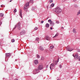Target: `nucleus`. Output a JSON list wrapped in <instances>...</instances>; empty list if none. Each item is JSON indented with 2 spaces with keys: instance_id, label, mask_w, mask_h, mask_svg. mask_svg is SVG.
I'll use <instances>...</instances> for the list:
<instances>
[{
  "instance_id": "f257e3e1",
  "label": "nucleus",
  "mask_w": 80,
  "mask_h": 80,
  "mask_svg": "<svg viewBox=\"0 0 80 80\" xmlns=\"http://www.w3.org/2000/svg\"><path fill=\"white\" fill-rule=\"evenodd\" d=\"M29 7V2H27L24 6V8H23L26 12H27V9Z\"/></svg>"
},
{
  "instance_id": "f03ea898",
  "label": "nucleus",
  "mask_w": 80,
  "mask_h": 80,
  "mask_svg": "<svg viewBox=\"0 0 80 80\" xmlns=\"http://www.w3.org/2000/svg\"><path fill=\"white\" fill-rule=\"evenodd\" d=\"M40 72V70L38 69V68H35L33 70V74L35 75V74H37V73H38Z\"/></svg>"
},
{
  "instance_id": "7ed1b4c3",
  "label": "nucleus",
  "mask_w": 80,
  "mask_h": 80,
  "mask_svg": "<svg viewBox=\"0 0 80 80\" xmlns=\"http://www.w3.org/2000/svg\"><path fill=\"white\" fill-rule=\"evenodd\" d=\"M61 11H62V9H61L60 8L58 7L56 8L55 12L57 13H60V12H61Z\"/></svg>"
},
{
  "instance_id": "20e7f679",
  "label": "nucleus",
  "mask_w": 80,
  "mask_h": 80,
  "mask_svg": "<svg viewBox=\"0 0 80 80\" xmlns=\"http://www.w3.org/2000/svg\"><path fill=\"white\" fill-rule=\"evenodd\" d=\"M48 22H50V26H52V27L54 26L55 23H54V22H53L52 21V20L51 19H49L48 20Z\"/></svg>"
},
{
  "instance_id": "39448f33",
  "label": "nucleus",
  "mask_w": 80,
  "mask_h": 80,
  "mask_svg": "<svg viewBox=\"0 0 80 80\" xmlns=\"http://www.w3.org/2000/svg\"><path fill=\"white\" fill-rule=\"evenodd\" d=\"M16 26L17 27L18 30H20V22H18Z\"/></svg>"
},
{
  "instance_id": "423d86ee",
  "label": "nucleus",
  "mask_w": 80,
  "mask_h": 80,
  "mask_svg": "<svg viewBox=\"0 0 80 80\" xmlns=\"http://www.w3.org/2000/svg\"><path fill=\"white\" fill-rule=\"evenodd\" d=\"M43 65H42V64H40L38 67V69L39 70H42V69H43Z\"/></svg>"
},
{
  "instance_id": "0eeeda50",
  "label": "nucleus",
  "mask_w": 80,
  "mask_h": 80,
  "mask_svg": "<svg viewBox=\"0 0 80 80\" xmlns=\"http://www.w3.org/2000/svg\"><path fill=\"white\" fill-rule=\"evenodd\" d=\"M54 67H55V65H54V64H53V63L51 64L50 65V69L52 70V69H53V68Z\"/></svg>"
},
{
  "instance_id": "6e6552de",
  "label": "nucleus",
  "mask_w": 80,
  "mask_h": 80,
  "mask_svg": "<svg viewBox=\"0 0 80 80\" xmlns=\"http://www.w3.org/2000/svg\"><path fill=\"white\" fill-rule=\"evenodd\" d=\"M38 48L39 50H41V51H43L44 50V48L42 46H40Z\"/></svg>"
},
{
  "instance_id": "1a4fd4ad",
  "label": "nucleus",
  "mask_w": 80,
  "mask_h": 80,
  "mask_svg": "<svg viewBox=\"0 0 80 80\" xmlns=\"http://www.w3.org/2000/svg\"><path fill=\"white\" fill-rule=\"evenodd\" d=\"M59 61V58H58V60L57 61L53 62V63H54V64H55V65H57V63H58V62Z\"/></svg>"
},
{
  "instance_id": "9d476101",
  "label": "nucleus",
  "mask_w": 80,
  "mask_h": 80,
  "mask_svg": "<svg viewBox=\"0 0 80 80\" xmlns=\"http://www.w3.org/2000/svg\"><path fill=\"white\" fill-rule=\"evenodd\" d=\"M11 56V53H7L6 54V57H10Z\"/></svg>"
},
{
  "instance_id": "9b49d317",
  "label": "nucleus",
  "mask_w": 80,
  "mask_h": 80,
  "mask_svg": "<svg viewBox=\"0 0 80 80\" xmlns=\"http://www.w3.org/2000/svg\"><path fill=\"white\" fill-rule=\"evenodd\" d=\"M25 33V31H22L20 33L21 35H24Z\"/></svg>"
},
{
  "instance_id": "f8f14e48",
  "label": "nucleus",
  "mask_w": 80,
  "mask_h": 80,
  "mask_svg": "<svg viewBox=\"0 0 80 80\" xmlns=\"http://www.w3.org/2000/svg\"><path fill=\"white\" fill-rule=\"evenodd\" d=\"M45 38L47 40L49 41L50 40V38L48 36H46L45 37Z\"/></svg>"
},
{
  "instance_id": "ddd939ff",
  "label": "nucleus",
  "mask_w": 80,
  "mask_h": 80,
  "mask_svg": "<svg viewBox=\"0 0 80 80\" xmlns=\"http://www.w3.org/2000/svg\"><path fill=\"white\" fill-rule=\"evenodd\" d=\"M38 60H35L34 61V65H35H35H37V64H38Z\"/></svg>"
},
{
  "instance_id": "4468645a",
  "label": "nucleus",
  "mask_w": 80,
  "mask_h": 80,
  "mask_svg": "<svg viewBox=\"0 0 80 80\" xmlns=\"http://www.w3.org/2000/svg\"><path fill=\"white\" fill-rule=\"evenodd\" d=\"M75 58H76V59H78V55L77 54L75 55Z\"/></svg>"
},
{
  "instance_id": "2eb2a0df",
  "label": "nucleus",
  "mask_w": 80,
  "mask_h": 80,
  "mask_svg": "<svg viewBox=\"0 0 80 80\" xmlns=\"http://www.w3.org/2000/svg\"><path fill=\"white\" fill-rule=\"evenodd\" d=\"M19 15L21 18L22 17V10L21 9H20V13L19 14Z\"/></svg>"
},
{
  "instance_id": "dca6fc26",
  "label": "nucleus",
  "mask_w": 80,
  "mask_h": 80,
  "mask_svg": "<svg viewBox=\"0 0 80 80\" xmlns=\"http://www.w3.org/2000/svg\"><path fill=\"white\" fill-rule=\"evenodd\" d=\"M28 3H29H29H33V0H30L29 2H28Z\"/></svg>"
},
{
  "instance_id": "f3484780",
  "label": "nucleus",
  "mask_w": 80,
  "mask_h": 80,
  "mask_svg": "<svg viewBox=\"0 0 80 80\" xmlns=\"http://www.w3.org/2000/svg\"><path fill=\"white\" fill-rule=\"evenodd\" d=\"M46 27H47V28H48V27H49V24H48V23L46 24Z\"/></svg>"
},
{
  "instance_id": "a211bd4d",
  "label": "nucleus",
  "mask_w": 80,
  "mask_h": 80,
  "mask_svg": "<svg viewBox=\"0 0 80 80\" xmlns=\"http://www.w3.org/2000/svg\"><path fill=\"white\" fill-rule=\"evenodd\" d=\"M73 33H77V32L75 30V28H73Z\"/></svg>"
},
{
  "instance_id": "6ab92c4d",
  "label": "nucleus",
  "mask_w": 80,
  "mask_h": 80,
  "mask_svg": "<svg viewBox=\"0 0 80 80\" xmlns=\"http://www.w3.org/2000/svg\"><path fill=\"white\" fill-rule=\"evenodd\" d=\"M4 14L3 13H1L0 14V17H3Z\"/></svg>"
},
{
  "instance_id": "aec40b11",
  "label": "nucleus",
  "mask_w": 80,
  "mask_h": 80,
  "mask_svg": "<svg viewBox=\"0 0 80 80\" xmlns=\"http://www.w3.org/2000/svg\"><path fill=\"white\" fill-rule=\"evenodd\" d=\"M38 28L37 27H35L34 28V31H35V30H38Z\"/></svg>"
},
{
  "instance_id": "412c9836",
  "label": "nucleus",
  "mask_w": 80,
  "mask_h": 80,
  "mask_svg": "<svg viewBox=\"0 0 80 80\" xmlns=\"http://www.w3.org/2000/svg\"><path fill=\"white\" fill-rule=\"evenodd\" d=\"M59 35L58 33H57L53 37H57Z\"/></svg>"
},
{
  "instance_id": "4be33fe9",
  "label": "nucleus",
  "mask_w": 80,
  "mask_h": 80,
  "mask_svg": "<svg viewBox=\"0 0 80 80\" xmlns=\"http://www.w3.org/2000/svg\"><path fill=\"white\" fill-rule=\"evenodd\" d=\"M39 40V38H37L36 39V41H38Z\"/></svg>"
},
{
  "instance_id": "5701e85b",
  "label": "nucleus",
  "mask_w": 80,
  "mask_h": 80,
  "mask_svg": "<svg viewBox=\"0 0 80 80\" xmlns=\"http://www.w3.org/2000/svg\"><path fill=\"white\" fill-rule=\"evenodd\" d=\"M50 48L51 49H52V48H54V46H51L50 47Z\"/></svg>"
},
{
  "instance_id": "b1692460",
  "label": "nucleus",
  "mask_w": 80,
  "mask_h": 80,
  "mask_svg": "<svg viewBox=\"0 0 80 80\" xmlns=\"http://www.w3.org/2000/svg\"><path fill=\"white\" fill-rule=\"evenodd\" d=\"M11 42H12V43H13V42H15V39H12L11 40Z\"/></svg>"
},
{
  "instance_id": "393cba45",
  "label": "nucleus",
  "mask_w": 80,
  "mask_h": 80,
  "mask_svg": "<svg viewBox=\"0 0 80 80\" xmlns=\"http://www.w3.org/2000/svg\"><path fill=\"white\" fill-rule=\"evenodd\" d=\"M79 14H80V10H79V11L78 12L77 15H78Z\"/></svg>"
},
{
  "instance_id": "a878e982",
  "label": "nucleus",
  "mask_w": 80,
  "mask_h": 80,
  "mask_svg": "<svg viewBox=\"0 0 80 80\" xmlns=\"http://www.w3.org/2000/svg\"><path fill=\"white\" fill-rule=\"evenodd\" d=\"M54 5H55V4L53 3H52L51 4V7H54Z\"/></svg>"
},
{
  "instance_id": "bb28decb",
  "label": "nucleus",
  "mask_w": 80,
  "mask_h": 80,
  "mask_svg": "<svg viewBox=\"0 0 80 80\" xmlns=\"http://www.w3.org/2000/svg\"><path fill=\"white\" fill-rule=\"evenodd\" d=\"M15 12H17V9H15L14 10V12L15 13Z\"/></svg>"
},
{
  "instance_id": "cd10ccee",
  "label": "nucleus",
  "mask_w": 80,
  "mask_h": 80,
  "mask_svg": "<svg viewBox=\"0 0 80 80\" xmlns=\"http://www.w3.org/2000/svg\"><path fill=\"white\" fill-rule=\"evenodd\" d=\"M37 57L38 58H40V56L38 54H37Z\"/></svg>"
},
{
  "instance_id": "c85d7f7f",
  "label": "nucleus",
  "mask_w": 80,
  "mask_h": 80,
  "mask_svg": "<svg viewBox=\"0 0 80 80\" xmlns=\"http://www.w3.org/2000/svg\"><path fill=\"white\" fill-rule=\"evenodd\" d=\"M50 3H52V2H53V0H50L49 1Z\"/></svg>"
},
{
  "instance_id": "c756f323",
  "label": "nucleus",
  "mask_w": 80,
  "mask_h": 80,
  "mask_svg": "<svg viewBox=\"0 0 80 80\" xmlns=\"http://www.w3.org/2000/svg\"><path fill=\"white\" fill-rule=\"evenodd\" d=\"M56 23H58H58H60V22H59L58 21H56Z\"/></svg>"
},
{
  "instance_id": "7c9ffc66",
  "label": "nucleus",
  "mask_w": 80,
  "mask_h": 80,
  "mask_svg": "<svg viewBox=\"0 0 80 80\" xmlns=\"http://www.w3.org/2000/svg\"><path fill=\"white\" fill-rule=\"evenodd\" d=\"M49 50L51 52H52V50H53L52 49L50 48V49H49Z\"/></svg>"
},
{
  "instance_id": "2f4dec72",
  "label": "nucleus",
  "mask_w": 80,
  "mask_h": 80,
  "mask_svg": "<svg viewBox=\"0 0 80 80\" xmlns=\"http://www.w3.org/2000/svg\"><path fill=\"white\" fill-rule=\"evenodd\" d=\"M16 27H16V26H15V27L14 28H13V30H15V29L16 28Z\"/></svg>"
},
{
  "instance_id": "473e14b6",
  "label": "nucleus",
  "mask_w": 80,
  "mask_h": 80,
  "mask_svg": "<svg viewBox=\"0 0 80 80\" xmlns=\"http://www.w3.org/2000/svg\"><path fill=\"white\" fill-rule=\"evenodd\" d=\"M75 7H76V8H77V7H78V6L77 5H75Z\"/></svg>"
},
{
  "instance_id": "72a5a7b5",
  "label": "nucleus",
  "mask_w": 80,
  "mask_h": 80,
  "mask_svg": "<svg viewBox=\"0 0 80 80\" xmlns=\"http://www.w3.org/2000/svg\"><path fill=\"white\" fill-rule=\"evenodd\" d=\"M59 67L60 68H62V65H59Z\"/></svg>"
},
{
  "instance_id": "f704fd0d",
  "label": "nucleus",
  "mask_w": 80,
  "mask_h": 80,
  "mask_svg": "<svg viewBox=\"0 0 80 80\" xmlns=\"http://www.w3.org/2000/svg\"><path fill=\"white\" fill-rule=\"evenodd\" d=\"M72 50H70V49H68V51H72Z\"/></svg>"
},
{
  "instance_id": "c9c22d12",
  "label": "nucleus",
  "mask_w": 80,
  "mask_h": 80,
  "mask_svg": "<svg viewBox=\"0 0 80 80\" xmlns=\"http://www.w3.org/2000/svg\"><path fill=\"white\" fill-rule=\"evenodd\" d=\"M41 23H43V21H41Z\"/></svg>"
},
{
  "instance_id": "e433bc0d",
  "label": "nucleus",
  "mask_w": 80,
  "mask_h": 80,
  "mask_svg": "<svg viewBox=\"0 0 80 80\" xmlns=\"http://www.w3.org/2000/svg\"><path fill=\"white\" fill-rule=\"evenodd\" d=\"M77 1V0H73V2H76Z\"/></svg>"
},
{
  "instance_id": "4c0bfd02",
  "label": "nucleus",
  "mask_w": 80,
  "mask_h": 80,
  "mask_svg": "<svg viewBox=\"0 0 80 80\" xmlns=\"http://www.w3.org/2000/svg\"><path fill=\"white\" fill-rule=\"evenodd\" d=\"M78 60L79 61H80V56L79 57Z\"/></svg>"
},
{
  "instance_id": "58836bf2",
  "label": "nucleus",
  "mask_w": 80,
  "mask_h": 80,
  "mask_svg": "<svg viewBox=\"0 0 80 80\" xmlns=\"http://www.w3.org/2000/svg\"><path fill=\"white\" fill-rule=\"evenodd\" d=\"M72 56H73V57H75V55H74V54H73Z\"/></svg>"
},
{
  "instance_id": "ea45409f",
  "label": "nucleus",
  "mask_w": 80,
  "mask_h": 80,
  "mask_svg": "<svg viewBox=\"0 0 80 80\" xmlns=\"http://www.w3.org/2000/svg\"><path fill=\"white\" fill-rule=\"evenodd\" d=\"M1 7H3V6L2 5H1Z\"/></svg>"
},
{
  "instance_id": "a19ab883",
  "label": "nucleus",
  "mask_w": 80,
  "mask_h": 80,
  "mask_svg": "<svg viewBox=\"0 0 80 80\" xmlns=\"http://www.w3.org/2000/svg\"><path fill=\"white\" fill-rule=\"evenodd\" d=\"M2 25V22H0V25Z\"/></svg>"
},
{
  "instance_id": "79ce46f5",
  "label": "nucleus",
  "mask_w": 80,
  "mask_h": 80,
  "mask_svg": "<svg viewBox=\"0 0 80 80\" xmlns=\"http://www.w3.org/2000/svg\"><path fill=\"white\" fill-rule=\"evenodd\" d=\"M52 29H53V28H52L51 27V28H50V30H52Z\"/></svg>"
},
{
  "instance_id": "37998d69",
  "label": "nucleus",
  "mask_w": 80,
  "mask_h": 80,
  "mask_svg": "<svg viewBox=\"0 0 80 80\" xmlns=\"http://www.w3.org/2000/svg\"><path fill=\"white\" fill-rule=\"evenodd\" d=\"M61 28H62V29H63V27H62Z\"/></svg>"
},
{
  "instance_id": "c03bdc74",
  "label": "nucleus",
  "mask_w": 80,
  "mask_h": 80,
  "mask_svg": "<svg viewBox=\"0 0 80 80\" xmlns=\"http://www.w3.org/2000/svg\"><path fill=\"white\" fill-rule=\"evenodd\" d=\"M14 80H18V79H15Z\"/></svg>"
},
{
  "instance_id": "a18cd8bd",
  "label": "nucleus",
  "mask_w": 80,
  "mask_h": 80,
  "mask_svg": "<svg viewBox=\"0 0 80 80\" xmlns=\"http://www.w3.org/2000/svg\"><path fill=\"white\" fill-rule=\"evenodd\" d=\"M12 2V0H10V2Z\"/></svg>"
},
{
  "instance_id": "49530a36",
  "label": "nucleus",
  "mask_w": 80,
  "mask_h": 80,
  "mask_svg": "<svg viewBox=\"0 0 80 80\" xmlns=\"http://www.w3.org/2000/svg\"><path fill=\"white\" fill-rule=\"evenodd\" d=\"M57 80H60V79H57Z\"/></svg>"
},
{
  "instance_id": "de8ad7c7",
  "label": "nucleus",
  "mask_w": 80,
  "mask_h": 80,
  "mask_svg": "<svg viewBox=\"0 0 80 80\" xmlns=\"http://www.w3.org/2000/svg\"><path fill=\"white\" fill-rule=\"evenodd\" d=\"M48 65L47 66V67H48Z\"/></svg>"
},
{
  "instance_id": "09e8293b",
  "label": "nucleus",
  "mask_w": 80,
  "mask_h": 80,
  "mask_svg": "<svg viewBox=\"0 0 80 80\" xmlns=\"http://www.w3.org/2000/svg\"><path fill=\"white\" fill-rule=\"evenodd\" d=\"M33 8H32V10H33Z\"/></svg>"
},
{
  "instance_id": "8fccbe9b",
  "label": "nucleus",
  "mask_w": 80,
  "mask_h": 80,
  "mask_svg": "<svg viewBox=\"0 0 80 80\" xmlns=\"http://www.w3.org/2000/svg\"><path fill=\"white\" fill-rule=\"evenodd\" d=\"M42 58H43V57H42Z\"/></svg>"
},
{
  "instance_id": "3c124183",
  "label": "nucleus",
  "mask_w": 80,
  "mask_h": 80,
  "mask_svg": "<svg viewBox=\"0 0 80 80\" xmlns=\"http://www.w3.org/2000/svg\"><path fill=\"white\" fill-rule=\"evenodd\" d=\"M34 9H35V8H34Z\"/></svg>"
}]
</instances>
